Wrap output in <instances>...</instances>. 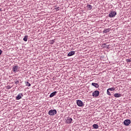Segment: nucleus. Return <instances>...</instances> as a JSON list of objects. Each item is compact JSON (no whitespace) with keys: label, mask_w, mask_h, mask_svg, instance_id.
<instances>
[{"label":"nucleus","mask_w":131,"mask_h":131,"mask_svg":"<svg viewBox=\"0 0 131 131\" xmlns=\"http://www.w3.org/2000/svg\"><path fill=\"white\" fill-rule=\"evenodd\" d=\"M116 12L115 11L112 12L110 13L108 17H110V18H113V17H115V16H116Z\"/></svg>","instance_id":"nucleus-4"},{"label":"nucleus","mask_w":131,"mask_h":131,"mask_svg":"<svg viewBox=\"0 0 131 131\" xmlns=\"http://www.w3.org/2000/svg\"><path fill=\"white\" fill-rule=\"evenodd\" d=\"M108 91H110V92H113V91H115V88H112L108 89Z\"/></svg>","instance_id":"nucleus-16"},{"label":"nucleus","mask_w":131,"mask_h":131,"mask_svg":"<svg viewBox=\"0 0 131 131\" xmlns=\"http://www.w3.org/2000/svg\"><path fill=\"white\" fill-rule=\"evenodd\" d=\"M22 96H23V94H19L16 97V100H20L21 98H22Z\"/></svg>","instance_id":"nucleus-9"},{"label":"nucleus","mask_w":131,"mask_h":131,"mask_svg":"<svg viewBox=\"0 0 131 131\" xmlns=\"http://www.w3.org/2000/svg\"><path fill=\"white\" fill-rule=\"evenodd\" d=\"M99 95H100L99 91H95L92 94L93 97H99Z\"/></svg>","instance_id":"nucleus-5"},{"label":"nucleus","mask_w":131,"mask_h":131,"mask_svg":"<svg viewBox=\"0 0 131 131\" xmlns=\"http://www.w3.org/2000/svg\"><path fill=\"white\" fill-rule=\"evenodd\" d=\"M2 51L1 50H0V56L2 55Z\"/></svg>","instance_id":"nucleus-22"},{"label":"nucleus","mask_w":131,"mask_h":131,"mask_svg":"<svg viewBox=\"0 0 131 131\" xmlns=\"http://www.w3.org/2000/svg\"><path fill=\"white\" fill-rule=\"evenodd\" d=\"M23 39L24 41H27V40L28 39V36H25Z\"/></svg>","instance_id":"nucleus-15"},{"label":"nucleus","mask_w":131,"mask_h":131,"mask_svg":"<svg viewBox=\"0 0 131 131\" xmlns=\"http://www.w3.org/2000/svg\"><path fill=\"white\" fill-rule=\"evenodd\" d=\"M16 84H18L19 83V81L17 80L15 82Z\"/></svg>","instance_id":"nucleus-21"},{"label":"nucleus","mask_w":131,"mask_h":131,"mask_svg":"<svg viewBox=\"0 0 131 131\" xmlns=\"http://www.w3.org/2000/svg\"><path fill=\"white\" fill-rule=\"evenodd\" d=\"M72 122V118H70V117H68L66 119V123L69 124V123H71Z\"/></svg>","instance_id":"nucleus-6"},{"label":"nucleus","mask_w":131,"mask_h":131,"mask_svg":"<svg viewBox=\"0 0 131 131\" xmlns=\"http://www.w3.org/2000/svg\"><path fill=\"white\" fill-rule=\"evenodd\" d=\"M86 7L88 9V10H92V9H93V6H92V5H87Z\"/></svg>","instance_id":"nucleus-14"},{"label":"nucleus","mask_w":131,"mask_h":131,"mask_svg":"<svg viewBox=\"0 0 131 131\" xmlns=\"http://www.w3.org/2000/svg\"><path fill=\"white\" fill-rule=\"evenodd\" d=\"M13 72H17L18 69H19V67L17 66H15L12 68Z\"/></svg>","instance_id":"nucleus-7"},{"label":"nucleus","mask_w":131,"mask_h":131,"mask_svg":"<svg viewBox=\"0 0 131 131\" xmlns=\"http://www.w3.org/2000/svg\"><path fill=\"white\" fill-rule=\"evenodd\" d=\"M93 126L94 128H96V129L99 128V125H98V124H94L93 125Z\"/></svg>","instance_id":"nucleus-13"},{"label":"nucleus","mask_w":131,"mask_h":131,"mask_svg":"<svg viewBox=\"0 0 131 131\" xmlns=\"http://www.w3.org/2000/svg\"><path fill=\"white\" fill-rule=\"evenodd\" d=\"M110 90H107V94L108 95V96H111V93L109 91Z\"/></svg>","instance_id":"nucleus-19"},{"label":"nucleus","mask_w":131,"mask_h":131,"mask_svg":"<svg viewBox=\"0 0 131 131\" xmlns=\"http://www.w3.org/2000/svg\"><path fill=\"white\" fill-rule=\"evenodd\" d=\"M56 94H57L56 91L52 93L50 95V98H53V97H54Z\"/></svg>","instance_id":"nucleus-12"},{"label":"nucleus","mask_w":131,"mask_h":131,"mask_svg":"<svg viewBox=\"0 0 131 131\" xmlns=\"http://www.w3.org/2000/svg\"><path fill=\"white\" fill-rule=\"evenodd\" d=\"M48 114L50 115H55L57 114V111L56 110H51L49 111Z\"/></svg>","instance_id":"nucleus-1"},{"label":"nucleus","mask_w":131,"mask_h":131,"mask_svg":"<svg viewBox=\"0 0 131 131\" xmlns=\"http://www.w3.org/2000/svg\"><path fill=\"white\" fill-rule=\"evenodd\" d=\"M123 122L124 125H125L126 126H128V125H129L130 124L131 121L130 120L127 119L125 120Z\"/></svg>","instance_id":"nucleus-3"},{"label":"nucleus","mask_w":131,"mask_h":131,"mask_svg":"<svg viewBox=\"0 0 131 131\" xmlns=\"http://www.w3.org/2000/svg\"><path fill=\"white\" fill-rule=\"evenodd\" d=\"M74 54H75V52H74V51H71V52H70L68 53V57H71V56H73V55H74Z\"/></svg>","instance_id":"nucleus-8"},{"label":"nucleus","mask_w":131,"mask_h":131,"mask_svg":"<svg viewBox=\"0 0 131 131\" xmlns=\"http://www.w3.org/2000/svg\"><path fill=\"white\" fill-rule=\"evenodd\" d=\"M92 85H93V86H95V88H96V89H98V88H99V84L97 83H92Z\"/></svg>","instance_id":"nucleus-10"},{"label":"nucleus","mask_w":131,"mask_h":131,"mask_svg":"<svg viewBox=\"0 0 131 131\" xmlns=\"http://www.w3.org/2000/svg\"><path fill=\"white\" fill-rule=\"evenodd\" d=\"M115 98H119L120 97H121V94H119V93H115L114 95Z\"/></svg>","instance_id":"nucleus-11"},{"label":"nucleus","mask_w":131,"mask_h":131,"mask_svg":"<svg viewBox=\"0 0 131 131\" xmlns=\"http://www.w3.org/2000/svg\"><path fill=\"white\" fill-rule=\"evenodd\" d=\"M0 12H2V8H0Z\"/></svg>","instance_id":"nucleus-23"},{"label":"nucleus","mask_w":131,"mask_h":131,"mask_svg":"<svg viewBox=\"0 0 131 131\" xmlns=\"http://www.w3.org/2000/svg\"><path fill=\"white\" fill-rule=\"evenodd\" d=\"M109 31H110V30H109V29L104 30L103 33H107V32H109Z\"/></svg>","instance_id":"nucleus-17"},{"label":"nucleus","mask_w":131,"mask_h":131,"mask_svg":"<svg viewBox=\"0 0 131 131\" xmlns=\"http://www.w3.org/2000/svg\"><path fill=\"white\" fill-rule=\"evenodd\" d=\"M25 83H26V85L27 86H31V84H30L29 82H25Z\"/></svg>","instance_id":"nucleus-18"},{"label":"nucleus","mask_w":131,"mask_h":131,"mask_svg":"<svg viewBox=\"0 0 131 131\" xmlns=\"http://www.w3.org/2000/svg\"><path fill=\"white\" fill-rule=\"evenodd\" d=\"M126 61L127 63L131 62V60L130 59H126Z\"/></svg>","instance_id":"nucleus-20"},{"label":"nucleus","mask_w":131,"mask_h":131,"mask_svg":"<svg viewBox=\"0 0 131 131\" xmlns=\"http://www.w3.org/2000/svg\"><path fill=\"white\" fill-rule=\"evenodd\" d=\"M76 103L77 105L79 106V107H82V106H83V102H82L81 100H77Z\"/></svg>","instance_id":"nucleus-2"}]
</instances>
